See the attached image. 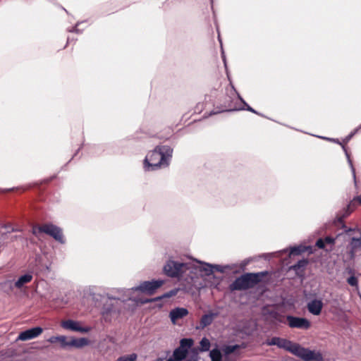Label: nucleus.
Returning a JSON list of instances; mask_svg holds the SVG:
<instances>
[{
    "mask_svg": "<svg viewBox=\"0 0 361 361\" xmlns=\"http://www.w3.org/2000/svg\"><path fill=\"white\" fill-rule=\"evenodd\" d=\"M265 343L267 345H277L280 348L288 350L305 361H319L321 359L320 355L314 351L302 348L297 343L279 337H273Z\"/></svg>",
    "mask_w": 361,
    "mask_h": 361,
    "instance_id": "obj_1",
    "label": "nucleus"
},
{
    "mask_svg": "<svg viewBox=\"0 0 361 361\" xmlns=\"http://www.w3.org/2000/svg\"><path fill=\"white\" fill-rule=\"evenodd\" d=\"M173 150L169 146H157L149 152L144 160V168L146 171H154L166 167L172 156Z\"/></svg>",
    "mask_w": 361,
    "mask_h": 361,
    "instance_id": "obj_2",
    "label": "nucleus"
},
{
    "mask_svg": "<svg viewBox=\"0 0 361 361\" xmlns=\"http://www.w3.org/2000/svg\"><path fill=\"white\" fill-rule=\"evenodd\" d=\"M188 271L196 273V262H178L173 260H169L164 267L165 274L170 277H180Z\"/></svg>",
    "mask_w": 361,
    "mask_h": 361,
    "instance_id": "obj_3",
    "label": "nucleus"
},
{
    "mask_svg": "<svg viewBox=\"0 0 361 361\" xmlns=\"http://www.w3.org/2000/svg\"><path fill=\"white\" fill-rule=\"evenodd\" d=\"M41 233H44L53 237L56 240L63 243V237L61 229L53 224H44L41 226H35L32 228V233L39 237Z\"/></svg>",
    "mask_w": 361,
    "mask_h": 361,
    "instance_id": "obj_4",
    "label": "nucleus"
},
{
    "mask_svg": "<svg viewBox=\"0 0 361 361\" xmlns=\"http://www.w3.org/2000/svg\"><path fill=\"white\" fill-rule=\"evenodd\" d=\"M194 344L192 338H183L180 341V346L174 350L173 353V357L177 360L185 361L188 357V354Z\"/></svg>",
    "mask_w": 361,
    "mask_h": 361,
    "instance_id": "obj_5",
    "label": "nucleus"
},
{
    "mask_svg": "<svg viewBox=\"0 0 361 361\" xmlns=\"http://www.w3.org/2000/svg\"><path fill=\"white\" fill-rule=\"evenodd\" d=\"M237 92H234L233 99L234 101V104L232 102L227 105V102L224 104V108L222 109L221 111H218L219 112H224V111H237V110H241L244 109V106H247L246 109L247 111H250L251 112H253L255 114H257L252 108H251L250 106H248L237 94ZM217 114V112L212 113V114Z\"/></svg>",
    "mask_w": 361,
    "mask_h": 361,
    "instance_id": "obj_6",
    "label": "nucleus"
},
{
    "mask_svg": "<svg viewBox=\"0 0 361 361\" xmlns=\"http://www.w3.org/2000/svg\"><path fill=\"white\" fill-rule=\"evenodd\" d=\"M345 232L350 240L349 243L350 257H354L357 250L361 248V231L356 229H348Z\"/></svg>",
    "mask_w": 361,
    "mask_h": 361,
    "instance_id": "obj_7",
    "label": "nucleus"
},
{
    "mask_svg": "<svg viewBox=\"0 0 361 361\" xmlns=\"http://www.w3.org/2000/svg\"><path fill=\"white\" fill-rule=\"evenodd\" d=\"M164 284L162 280H154L152 281H144L140 284L137 287L133 288L132 289L128 290V293L130 295V293L135 290H140L141 292L146 293L152 295L155 290Z\"/></svg>",
    "mask_w": 361,
    "mask_h": 361,
    "instance_id": "obj_8",
    "label": "nucleus"
},
{
    "mask_svg": "<svg viewBox=\"0 0 361 361\" xmlns=\"http://www.w3.org/2000/svg\"><path fill=\"white\" fill-rule=\"evenodd\" d=\"M255 276L251 274H245L236 279L231 284V289L234 290H246L252 286Z\"/></svg>",
    "mask_w": 361,
    "mask_h": 361,
    "instance_id": "obj_9",
    "label": "nucleus"
},
{
    "mask_svg": "<svg viewBox=\"0 0 361 361\" xmlns=\"http://www.w3.org/2000/svg\"><path fill=\"white\" fill-rule=\"evenodd\" d=\"M230 269L229 266L213 265L201 262H196V273L197 271L204 272L205 275H209L214 271L224 273L226 269Z\"/></svg>",
    "mask_w": 361,
    "mask_h": 361,
    "instance_id": "obj_10",
    "label": "nucleus"
},
{
    "mask_svg": "<svg viewBox=\"0 0 361 361\" xmlns=\"http://www.w3.org/2000/svg\"><path fill=\"white\" fill-rule=\"evenodd\" d=\"M286 321L288 326L292 329L307 330L311 326V322L306 318L288 315Z\"/></svg>",
    "mask_w": 361,
    "mask_h": 361,
    "instance_id": "obj_11",
    "label": "nucleus"
},
{
    "mask_svg": "<svg viewBox=\"0 0 361 361\" xmlns=\"http://www.w3.org/2000/svg\"><path fill=\"white\" fill-rule=\"evenodd\" d=\"M43 331L42 328L39 326L34 327L26 331H22L18 336L17 341H28L38 337Z\"/></svg>",
    "mask_w": 361,
    "mask_h": 361,
    "instance_id": "obj_12",
    "label": "nucleus"
},
{
    "mask_svg": "<svg viewBox=\"0 0 361 361\" xmlns=\"http://www.w3.org/2000/svg\"><path fill=\"white\" fill-rule=\"evenodd\" d=\"M61 326L65 329L81 333H87L90 331V328L82 327L78 322L71 319L62 321Z\"/></svg>",
    "mask_w": 361,
    "mask_h": 361,
    "instance_id": "obj_13",
    "label": "nucleus"
},
{
    "mask_svg": "<svg viewBox=\"0 0 361 361\" xmlns=\"http://www.w3.org/2000/svg\"><path fill=\"white\" fill-rule=\"evenodd\" d=\"M324 304L322 300L314 299L307 304L308 312L314 316H319L322 313Z\"/></svg>",
    "mask_w": 361,
    "mask_h": 361,
    "instance_id": "obj_14",
    "label": "nucleus"
},
{
    "mask_svg": "<svg viewBox=\"0 0 361 361\" xmlns=\"http://www.w3.org/2000/svg\"><path fill=\"white\" fill-rule=\"evenodd\" d=\"M188 314V311L187 309L184 307H176L172 310L169 313V317L171 319V322L173 324H176L177 322L187 316Z\"/></svg>",
    "mask_w": 361,
    "mask_h": 361,
    "instance_id": "obj_15",
    "label": "nucleus"
},
{
    "mask_svg": "<svg viewBox=\"0 0 361 361\" xmlns=\"http://www.w3.org/2000/svg\"><path fill=\"white\" fill-rule=\"evenodd\" d=\"M176 293H177V290H171L169 293H166L164 294L161 297H157V298H153V299L140 300V299L133 298L131 296H130L128 298V300H132L136 302L137 303L140 302L141 304H145V303H147V302H149L158 301V300H161V298H170L171 296L175 295Z\"/></svg>",
    "mask_w": 361,
    "mask_h": 361,
    "instance_id": "obj_16",
    "label": "nucleus"
},
{
    "mask_svg": "<svg viewBox=\"0 0 361 361\" xmlns=\"http://www.w3.org/2000/svg\"><path fill=\"white\" fill-rule=\"evenodd\" d=\"M32 274L27 273L20 276L15 282L14 286L18 289L22 288L25 284L30 283L32 280Z\"/></svg>",
    "mask_w": 361,
    "mask_h": 361,
    "instance_id": "obj_17",
    "label": "nucleus"
},
{
    "mask_svg": "<svg viewBox=\"0 0 361 361\" xmlns=\"http://www.w3.org/2000/svg\"><path fill=\"white\" fill-rule=\"evenodd\" d=\"M118 302L115 298H109L103 307V314H108L116 312L114 303Z\"/></svg>",
    "mask_w": 361,
    "mask_h": 361,
    "instance_id": "obj_18",
    "label": "nucleus"
},
{
    "mask_svg": "<svg viewBox=\"0 0 361 361\" xmlns=\"http://www.w3.org/2000/svg\"><path fill=\"white\" fill-rule=\"evenodd\" d=\"M88 344H89V341L85 338H71L70 339V346L69 347L81 348L84 346L87 345Z\"/></svg>",
    "mask_w": 361,
    "mask_h": 361,
    "instance_id": "obj_19",
    "label": "nucleus"
},
{
    "mask_svg": "<svg viewBox=\"0 0 361 361\" xmlns=\"http://www.w3.org/2000/svg\"><path fill=\"white\" fill-rule=\"evenodd\" d=\"M0 286L4 290V291L6 293L11 292L13 290V288H15L14 282L11 279H7V280L4 281V282L1 283Z\"/></svg>",
    "mask_w": 361,
    "mask_h": 361,
    "instance_id": "obj_20",
    "label": "nucleus"
},
{
    "mask_svg": "<svg viewBox=\"0 0 361 361\" xmlns=\"http://www.w3.org/2000/svg\"><path fill=\"white\" fill-rule=\"evenodd\" d=\"M214 316V314H208L203 315L200 321V325L202 326V327L204 328L209 325L212 322Z\"/></svg>",
    "mask_w": 361,
    "mask_h": 361,
    "instance_id": "obj_21",
    "label": "nucleus"
},
{
    "mask_svg": "<svg viewBox=\"0 0 361 361\" xmlns=\"http://www.w3.org/2000/svg\"><path fill=\"white\" fill-rule=\"evenodd\" d=\"M210 341L207 338H203L200 342V348H197L198 353L200 352H206L209 350L210 348Z\"/></svg>",
    "mask_w": 361,
    "mask_h": 361,
    "instance_id": "obj_22",
    "label": "nucleus"
},
{
    "mask_svg": "<svg viewBox=\"0 0 361 361\" xmlns=\"http://www.w3.org/2000/svg\"><path fill=\"white\" fill-rule=\"evenodd\" d=\"M307 247H305L302 245H299L296 247H293L290 248V255H300L306 250H307Z\"/></svg>",
    "mask_w": 361,
    "mask_h": 361,
    "instance_id": "obj_23",
    "label": "nucleus"
},
{
    "mask_svg": "<svg viewBox=\"0 0 361 361\" xmlns=\"http://www.w3.org/2000/svg\"><path fill=\"white\" fill-rule=\"evenodd\" d=\"M209 357L211 358V361H221V353L220 350L217 348L213 349L209 353Z\"/></svg>",
    "mask_w": 361,
    "mask_h": 361,
    "instance_id": "obj_24",
    "label": "nucleus"
},
{
    "mask_svg": "<svg viewBox=\"0 0 361 361\" xmlns=\"http://www.w3.org/2000/svg\"><path fill=\"white\" fill-rule=\"evenodd\" d=\"M357 204H361V195L360 196H358L357 197H355L351 202L349 204L348 207V210L349 211V213H350L354 207L357 205Z\"/></svg>",
    "mask_w": 361,
    "mask_h": 361,
    "instance_id": "obj_25",
    "label": "nucleus"
},
{
    "mask_svg": "<svg viewBox=\"0 0 361 361\" xmlns=\"http://www.w3.org/2000/svg\"><path fill=\"white\" fill-rule=\"evenodd\" d=\"M308 262L307 259L300 260L296 264L293 265L292 268L296 271H299L300 269H303L307 264Z\"/></svg>",
    "mask_w": 361,
    "mask_h": 361,
    "instance_id": "obj_26",
    "label": "nucleus"
},
{
    "mask_svg": "<svg viewBox=\"0 0 361 361\" xmlns=\"http://www.w3.org/2000/svg\"><path fill=\"white\" fill-rule=\"evenodd\" d=\"M238 348H239L238 345H226V346L224 347L223 351L225 354L229 355V354L233 353Z\"/></svg>",
    "mask_w": 361,
    "mask_h": 361,
    "instance_id": "obj_27",
    "label": "nucleus"
},
{
    "mask_svg": "<svg viewBox=\"0 0 361 361\" xmlns=\"http://www.w3.org/2000/svg\"><path fill=\"white\" fill-rule=\"evenodd\" d=\"M61 346L63 348L70 346V340L68 341L67 338L65 336H59V341Z\"/></svg>",
    "mask_w": 361,
    "mask_h": 361,
    "instance_id": "obj_28",
    "label": "nucleus"
},
{
    "mask_svg": "<svg viewBox=\"0 0 361 361\" xmlns=\"http://www.w3.org/2000/svg\"><path fill=\"white\" fill-rule=\"evenodd\" d=\"M347 282L351 286H355L358 288V280L355 276H351L347 279Z\"/></svg>",
    "mask_w": 361,
    "mask_h": 361,
    "instance_id": "obj_29",
    "label": "nucleus"
},
{
    "mask_svg": "<svg viewBox=\"0 0 361 361\" xmlns=\"http://www.w3.org/2000/svg\"><path fill=\"white\" fill-rule=\"evenodd\" d=\"M342 147H343V150H344V151H345V154H346V157H347V159H348V163H349V164H350V166L351 170H352V172H353V177H354V178H355V169H354V167H353V164H352V161H351V160H350V157H349V155H348V152H347V151H346V149H345V147L343 145V146H342Z\"/></svg>",
    "mask_w": 361,
    "mask_h": 361,
    "instance_id": "obj_30",
    "label": "nucleus"
},
{
    "mask_svg": "<svg viewBox=\"0 0 361 361\" xmlns=\"http://www.w3.org/2000/svg\"><path fill=\"white\" fill-rule=\"evenodd\" d=\"M127 361H135L137 360V355L135 353H132L129 355L125 356Z\"/></svg>",
    "mask_w": 361,
    "mask_h": 361,
    "instance_id": "obj_31",
    "label": "nucleus"
},
{
    "mask_svg": "<svg viewBox=\"0 0 361 361\" xmlns=\"http://www.w3.org/2000/svg\"><path fill=\"white\" fill-rule=\"evenodd\" d=\"M325 242L324 240L319 238L316 243V245L319 248H324Z\"/></svg>",
    "mask_w": 361,
    "mask_h": 361,
    "instance_id": "obj_32",
    "label": "nucleus"
},
{
    "mask_svg": "<svg viewBox=\"0 0 361 361\" xmlns=\"http://www.w3.org/2000/svg\"><path fill=\"white\" fill-rule=\"evenodd\" d=\"M324 242H325V243H326V244H331V245H332V244H334V242H335V239H334V238H331V237H326V238H325V239H324Z\"/></svg>",
    "mask_w": 361,
    "mask_h": 361,
    "instance_id": "obj_33",
    "label": "nucleus"
},
{
    "mask_svg": "<svg viewBox=\"0 0 361 361\" xmlns=\"http://www.w3.org/2000/svg\"><path fill=\"white\" fill-rule=\"evenodd\" d=\"M47 341L51 343H54L56 342H58L59 336H51Z\"/></svg>",
    "mask_w": 361,
    "mask_h": 361,
    "instance_id": "obj_34",
    "label": "nucleus"
},
{
    "mask_svg": "<svg viewBox=\"0 0 361 361\" xmlns=\"http://www.w3.org/2000/svg\"><path fill=\"white\" fill-rule=\"evenodd\" d=\"M116 361H127L125 356H121L118 357Z\"/></svg>",
    "mask_w": 361,
    "mask_h": 361,
    "instance_id": "obj_35",
    "label": "nucleus"
},
{
    "mask_svg": "<svg viewBox=\"0 0 361 361\" xmlns=\"http://www.w3.org/2000/svg\"><path fill=\"white\" fill-rule=\"evenodd\" d=\"M230 84H231V88H232V89H233V90H235V87L233 86V85H232L231 82H230Z\"/></svg>",
    "mask_w": 361,
    "mask_h": 361,
    "instance_id": "obj_36",
    "label": "nucleus"
},
{
    "mask_svg": "<svg viewBox=\"0 0 361 361\" xmlns=\"http://www.w3.org/2000/svg\"><path fill=\"white\" fill-rule=\"evenodd\" d=\"M353 135V134L350 135H349V137H348V140H349V139H350V137H351Z\"/></svg>",
    "mask_w": 361,
    "mask_h": 361,
    "instance_id": "obj_37",
    "label": "nucleus"
}]
</instances>
